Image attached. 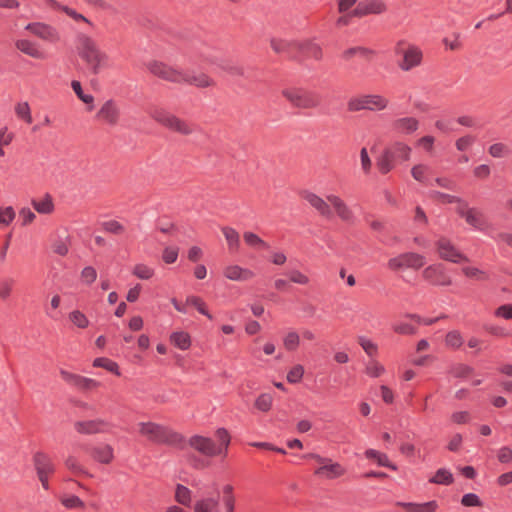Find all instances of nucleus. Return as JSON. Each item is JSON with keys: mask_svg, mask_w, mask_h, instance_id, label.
Segmentation results:
<instances>
[{"mask_svg": "<svg viewBox=\"0 0 512 512\" xmlns=\"http://www.w3.org/2000/svg\"><path fill=\"white\" fill-rule=\"evenodd\" d=\"M76 45L79 57L91 74L97 75L108 68V55L101 50L92 37L85 32H80L76 36Z\"/></svg>", "mask_w": 512, "mask_h": 512, "instance_id": "obj_1", "label": "nucleus"}, {"mask_svg": "<svg viewBox=\"0 0 512 512\" xmlns=\"http://www.w3.org/2000/svg\"><path fill=\"white\" fill-rule=\"evenodd\" d=\"M216 440L203 435L191 436L187 444L194 451L205 457L225 458L231 442V436L225 428H218L215 432Z\"/></svg>", "mask_w": 512, "mask_h": 512, "instance_id": "obj_2", "label": "nucleus"}, {"mask_svg": "<svg viewBox=\"0 0 512 512\" xmlns=\"http://www.w3.org/2000/svg\"><path fill=\"white\" fill-rule=\"evenodd\" d=\"M303 198L323 217L331 218V207H333L336 215L342 221L349 224H352L355 221L354 213L350 207L335 194H330L326 199H324L313 192H305L303 194Z\"/></svg>", "mask_w": 512, "mask_h": 512, "instance_id": "obj_3", "label": "nucleus"}, {"mask_svg": "<svg viewBox=\"0 0 512 512\" xmlns=\"http://www.w3.org/2000/svg\"><path fill=\"white\" fill-rule=\"evenodd\" d=\"M394 53L399 57L398 67L404 72H409L423 62L422 49L406 40H399L394 48Z\"/></svg>", "mask_w": 512, "mask_h": 512, "instance_id": "obj_4", "label": "nucleus"}, {"mask_svg": "<svg viewBox=\"0 0 512 512\" xmlns=\"http://www.w3.org/2000/svg\"><path fill=\"white\" fill-rule=\"evenodd\" d=\"M390 101L380 94H360L351 97L347 102V109L350 112L368 110L379 112L389 107Z\"/></svg>", "mask_w": 512, "mask_h": 512, "instance_id": "obj_5", "label": "nucleus"}, {"mask_svg": "<svg viewBox=\"0 0 512 512\" xmlns=\"http://www.w3.org/2000/svg\"><path fill=\"white\" fill-rule=\"evenodd\" d=\"M149 114L151 118L154 119L157 123L161 124L162 126L166 127L171 131L177 132L185 136L190 135L194 132V128L191 124L180 119L176 115L172 114L171 112L163 108H152Z\"/></svg>", "mask_w": 512, "mask_h": 512, "instance_id": "obj_6", "label": "nucleus"}, {"mask_svg": "<svg viewBox=\"0 0 512 512\" xmlns=\"http://www.w3.org/2000/svg\"><path fill=\"white\" fill-rule=\"evenodd\" d=\"M306 458L314 459L319 466L315 469L314 474L325 479H336L346 473V469L338 462H334L329 458L320 456L319 454L310 453L305 455Z\"/></svg>", "mask_w": 512, "mask_h": 512, "instance_id": "obj_7", "label": "nucleus"}, {"mask_svg": "<svg viewBox=\"0 0 512 512\" xmlns=\"http://www.w3.org/2000/svg\"><path fill=\"white\" fill-rule=\"evenodd\" d=\"M426 259L416 252H405L392 257L387 262V267L395 272L403 269L419 270L424 266Z\"/></svg>", "mask_w": 512, "mask_h": 512, "instance_id": "obj_8", "label": "nucleus"}, {"mask_svg": "<svg viewBox=\"0 0 512 512\" xmlns=\"http://www.w3.org/2000/svg\"><path fill=\"white\" fill-rule=\"evenodd\" d=\"M147 69L151 74L163 80L182 83L185 79V72L169 66L161 61L153 60L147 63Z\"/></svg>", "mask_w": 512, "mask_h": 512, "instance_id": "obj_9", "label": "nucleus"}, {"mask_svg": "<svg viewBox=\"0 0 512 512\" xmlns=\"http://www.w3.org/2000/svg\"><path fill=\"white\" fill-rule=\"evenodd\" d=\"M422 278L432 285L449 286L452 284L451 278L446 274L444 266L440 263L431 264L424 268Z\"/></svg>", "mask_w": 512, "mask_h": 512, "instance_id": "obj_10", "label": "nucleus"}, {"mask_svg": "<svg viewBox=\"0 0 512 512\" xmlns=\"http://www.w3.org/2000/svg\"><path fill=\"white\" fill-rule=\"evenodd\" d=\"M388 6L383 0H364L357 4L352 15L362 18L368 15H381L386 13Z\"/></svg>", "mask_w": 512, "mask_h": 512, "instance_id": "obj_11", "label": "nucleus"}, {"mask_svg": "<svg viewBox=\"0 0 512 512\" xmlns=\"http://www.w3.org/2000/svg\"><path fill=\"white\" fill-rule=\"evenodd\" d=\"M439 256L449 262L462 263L468 262V258L462 254L457 248L446 238H441L436 243Z\"/></svg>", "mask_w": 512, "mask_h": 512, "instance_id": "obj_12", "label": "nucleus"}, {"mask_svg": "<svg viewBox=\"0 0 512 512\" xmlns=\"http://www.w3.org/2000/svg\"><path fill=\"white\" fill-rule=\"evenodd\" d=\"M456 212L465 219L467 224L477 230H484L487 227L483 214L477 209L469 207L465 201L460 204V207H456Z\"/></svg>", "mask_w": 512, "mask_h": 512, "instance_id": "obj_13", "label": "nucleus"}, {"mask_svg": "<svg viewBox=\"0 0 512 512\" xmlns=\"http://www.w3.org/2000/svg\"><path fill=\"white\" fill-rule=\"evenodd\" d=\"M139 433L148 440L164 443L168 440V433L165 427L154 422H140L138 424Z\"/></svg>", "mask_w": 512, "mask_h": 512, "instance_id": "obj_14", "label": "nucleus"}, {"mask_svg": "<svg viewBox=\"0 0 512 512\" xmlns=\"http://www.w3.org/2000/svg\"><path fill=\"white\" fill-rule=\"evenodd\" d=\"M282 94L295 107L312 108L316 106V102L312 96L305 91L299 89H285Z\"/></svg>", "mask_w": 512, "mask_h": 512, "instance_id": "obj_15", "label": "nucleus"}, {"mask_svg": "<svg viewBox=\"0 0 512 512\" xmlns=\"http://www.w3.org/2000/svg\"><path fill=\"white\" fill-rule=\"evenodd\" d=\"M25 29L44 41L53 43L59 41L60 39L58 31L54 27L45 23H29Z\"/></svg>", "mask_w": 512, "mask_h": 512, "instance_id": "obj_16", "label": "nucleus"}, {"mask_svg": "<svg viewBox=\"0 0 512 512\" xmlns=\"http://www.w3.org/2000/svg\"><path fill=\"white\" fill-rule=\"evenodd\" d=\"M270 47L277 54H284L290 57H295L298 54V48H300V41L283 38H271Z\"/></svg>", "mask_w": 512, "mask_h": 512, "instance_id": "obj_17", "label": "nucleus"}, {"mask_svg": "<svg viewBox=\"0 0 512 512\" xmlns=\"http://www.w3.org/2000/svg\"><path fill=\"white\" fill-rule=\"evenodd\" d=\"M97 118L106 124L116 125L120 118V108L114 100L105 101L99 111Z\"/></svg>", "mask_w": 512, "mask_h": 512, "instance_id": "obj_18", "label": "nucleus"}, {"mask_svg": "<svg viewBox=\"0 0 512 512\" xmlns=\"http://www.w3.org/2000/svg\"><path fill=\"white\" fill-rule=\"evenodd\" d=\"M108 427V422L102 419L78 421L74 424V428L78 433L87 435L103 433Z\"/></svg>", "mask_w": 512, "mask_h": 512, "instance_id": "obj_19", "label": "nucleus"}, {"mask_svg": "<svg viewBox=\"0 0 512 512\" xmlns=\"http://www.w3.org/2000/svg\"><path fill=\"white\" fill-rule=\"evenodd\" d=\"M419 120L413 116L399 117L393 121V129L404 135L415 133L419 129Z\"/></svg>", "mask_w": 512, "mask_h": 512, "instance_id": "obj_20", "label": "nucleus"}, {"mask_svg": "<svg viewBox=\"0 0 512 512\" xmlns=\"http://www.w3.org/2000/svg\"><path fill=\"white\" fill-rule=\"evenodd\" d=\"M223 274L231 281L240 282L249 281L255 276L253 271L235 264L226 266L223 270Z\"/></svg>", "mask_w": 512, "mask_h": 512, "instance_id": "obj_21", "label": "nucleus"}, {"mask_svg": "<svg viewBox=\"0 0 512 512\" xmlns=\"http://www.w3.org/2000/svg\"><path fill=\"white\" fill-rule=\"evenodd\" d=\"M34 467L36 469L37 474H53L55 471V466L51 461L50 457L42 452L35 453L33 457Z\"/></svg>", "mask_w": 512, "mask_h": 512, "instance_id": "obj_22", "label": "nucleus"}, {"mask_svg": "<svg viewBox=\"0 0 512 512\" xmlns=\"http://www.w3.org/2000/svg\"><path fill=\"white\" fill-rule=\"evenodd\" d=\"M182 83L194 85L199 88L213 87L215 85V81L203 72L194 73L193 75L185 72V79H183Z\"/></svg>", "mask_w": 512, "mask_h": 512, "instance_id": "obj_23", "label": "nucleus"}, {"mask_svg": "<svg viewBox=\"0 0 512 512\" xmlns=\"http://www.w3.org/2000/svg\"><path fill=\"white\" fill-rule=\"evenodd\" d=\"M298 53L304 54L316 60H320L323 55L321 46L313 40L300 41V48H298Z\"/></svg>", "mask_w": 512, "mask_h": 512, "instance_id": "obj_24", "label": "nucleus"}, {"mask_svg": "<svg viewBox=\"0 0 512 512\" xmlns=\"http://www.w3.org/2000/svg\"><path fill=\"white\" fill-rule=\"evenodd\" d=\"M193 512H220L218 498L205 497L197 500L194 503Z\"/></svg>", "mask_w": 512, "mask_h": 512, "instance_id": "obj_25", "label": "nucleus"}, {"mask_svg": "<svg viewBox=\"0 0 512 512\" xmlns=\"http://www.w3.org/2000/svg\"><path fill=\"white\" fill-rule=\"evenodd\" d=\"M16 48L21 51L22 53L36 58L41 59L43 58V53L38 49L35 43H33L30 40L27 39H19L15 42Z\"/></svg>", "mask_w": 512, "mask_h": 512, "instance_id": "obj_26", "label": "nucleus"}, {"mask_svg": "<svg viewBox=\"0 0 512 512\" xmlns=\"http://www.w3.org/2000/svg\"><path fill=\"white\" fill-rule=\"evenodd\" d=\"M50 3L54 8H57V9L63 11L65 14H67L70 18H72L79 25H87V26L93 27L92 22L89 19H87L84 15L77 12L76 10H74L68 6L60 5L59 3L52 1V0H50Z\"/></svg>", "mask_w": 512, "mask_h": 512, "instance_id": "obj_27", "label": "nucleus"}, {"mask_svg": "<svg viewBox=\"0 0 512 512\" xmlns=\"http://www.w3.org/2000/svg\"><path fill=\"white\" fill-rule=\"evenodd\" d=\"M170 342L180 350H188L192 344L190 334L182 330L171 333Z\"/></svg>", "mask_w": 512, "mask_h": 512, "instance_id": "obj_28", "label": "nucleus"}, {"mask_svg": "<svg viewBox=\"0 0 512 512\" xmlns=\"http://www.w3.org/2000/svg\"><path fill=\"white\" fill-rule=\"evenodd\" d=\"M185 305L195 308L200 314L213 320V315L209 312L207 303L199 296L189 295L186 297Z\"/></svg>", "mask_w": 512, "mask_h": 512, "instance_id": "obj_29", "label": "nucleus"}, {"mask_svg": "<svg viewBox=\"0 0 512 512\" xmlns=\"http://www.w3.org/2000/svg\"><path fill=\"white\" fill-rule=\"evenodd\" d=\"M221 231L225 237L229 251L230 252L238 251V249L240 247L239 233L234 228L229 227V226L222 227Z\"/></svg>", "mask_w": 512, "mask_h": 512, "instance_id": "obj_30", "label": "nucleus"}, {"mask_svg": "<svg viewBox=\"0 0 512 512\" xmlns=\"http://www.w3.org/2000/svg\"><path fill=\"white\" fill-rule=\"evenodd\" d=\"M92 456L100 463L109 464L114 457L113 448L107 444L99 445L93 449Z\"/></svg>", "mask_w": 512, "mask_h": 512, "instance_id": "obj_31", "label": "nucleus"}, {"mask_svg": "<svg viewBox=\"0 0 512 512\" xmlns=\"http://www.w3.org/2000/svg\"><path fill=\"white\" fill-rule=\"evenodd\" d=\"M391 153L394 160L407 161L410 159L411 147L403 142H396L387 149Z\"/></svg>", "mask_w": 512, "mask_h": 512, "instance_id": "obj_32", "label": "nucleus"}, {"mask_svg": "<svg viewBox=\"0 0 512 512\" xmlns=\"http://www.w3.org/2000/svg\"><path fill=\"white\" fill-rule=\"evenodd\" d=\"M222 493L225 512H235L236 496L234 493V487L231 484H226L222 487Z\"/></svg>", "mask_w": 512, "mask_h": 512, "instance_id": "obj_33", "label": "nucleus"}, {"mask_svg": "<svg viewBox=\"0 0 512 512\" xmlns=\"http://www.w3.org/2000/svg\"><path fill=\"white\" fill-rule=\"evenodd\" d=\"M32 206L40 214H51L54 211L53 199L49 194L32 200Z\"/></svg>", "mask_w": 512, "mask_h": 512, "instance_id": "obj_34", "label": "nucleus"}, {"mask_svg": "<svg viewBox=\"0 0 512 512\" xmlns=\"http://www.w3.org/2000/svg\"><path fill=\"white\" fill-rule=\"evenodd\" d=\"M365 457L367 459L375 460L379 466L387 467L392 470H397V466L389 461L388 456L386 454L381 453L375 449L366 450Z\"/></svg>", "mask_w": 512, "mask_h": 512, "instance_id": "obj_35", "label": "nucleus"}, {"mask_svg": "<svg viewBox=\"0 0 512 512\" xmlns=\"http://www.w3.org/2000/svg\"><path fill=\"white\" fill-rule=\"evenodd\" d=\"M429 197L437 202V203H441V204H456V207H460V204L461 203H464V200L457 197V196H453V195H450V194H446V193H442V192H439V191H431L429 193Z\"/></svg>", "mask_w": 512, "mask_h": 512, "instance_id": "obj_36", "label": "nucleus"}, {"mask_svg": "<svg viewBox=\"0 0 512 512\" xmlns=\"http://www.w3.org/2000/svg\"><path fill=\"white\" fill-rule=\"evenodd\" d=\"M14 112L18 119L27 124L33 121L30 105L27 101H19L14 105Z\"/></svg>", "mask_w": 512, "mask_h": 512, "instance_id": "obj_37", "label": "nucleus"}, {"mask_svg": "<svg viewBox=\"0 0 512 512\" xmlns=\"http://www.w3.org/2000/svg\"><path fill=\"white\" fill-rule=\"evenodd\" d=\"M174 498L177 503L183 506H190L192 502V491L182 484H177Z\"/></svg>", "mask_w": 512, "mask_h": 512, "instance_id": "obj_38", "label": "nucleus"}, {"mask_svg": "<svg viewBox=\"0 0 512 512\" xmlns=\"http://www.w3.org/2000/svg\"><path fill=\"white\" fill-rule=\"evenodd\" d=\"M300 335L297 331L295 330H289L285 333V335L283 336V339H282V342H283V347L287 350V351H295L298 349L299 345H300Z\"/></svg>", "mask_w": 512, "mask_h": 512, "instance_id": "obj_39", "label": "nucleus"}, {"mask_svg": "<svg viewBox=\"0 0 512 512\" xmlns=\"http://www.w3.org/2000/svg\"><path fill=\"white\" fill-rule=\"evenodd\" d=\"M461 270H462V273L469 279H473V280H477V281L489 280V274L478 267L466 265V266H463Z\"/></svg>", "mask_w": 512, "mask_h": 512, "instance_id": "obj_40", "label": "nucleus"}, {"mask_svg": "<svg viewBox=\"0 0 512 512\" xmlns=\"http://www.w3.org/2000/svg\"><path fill=\"white\" fill-rule=\"evenodd\" d=\"M68 319L73 326L79 329H86L90 324V321L87 318V316L82 311L77 309L72 310L68 314Z\"/></svg>", "mask_w": 512, "mask_h": 512, "instance_id": "obj_41", "label": "nucleus"}, {"mask_svg": "<svg viewBox=\"0 0 512 512\" xmlns=\"http://www.w3.org/2000/svg\"><path fill=\"white\" fill-rule=\"evenodd\" d=\"M132 274L138 279L149 280L155 275V270L145 263H137L132 268Z\"/></svg>", "mask_w": 512, "mask_h": 512, "instance_id": "obj_42", "label": "nucleus"}, {"mask_svg": "<svg viewBox=\"0 0 512 512\" xmlns=\"http://www.w3.org/2000/svg\"><path fill=\"white\" fill-rule=\"evenodd\" d=\"M372 55H373L372 50L365 48V47L358 46V47H352V48L346 49L343 52L342 56L345 60H350L353 57H360V58L368 59Z\"/></svg>", "mask_w": 512, "mask_h": 512, "instance_id": "obj_43", "label": "nucleus"}, {"mask_svg": "<svg viewBox=\"0 0 512 512\" xmlns=\"http://www.w3.org/2000/svg\"><path fill=\"white\" fill-rule=\"evenodd\" d=\"M399 505L407 508L410 512H435L438 507L436 501H430L423 504L399 503Z\"/></svg>", "mask_w": 512, "mask_h": 512, "instance_id": "obj_44", "label": "nucleus"}, {"mask_svg": "<svg viewBox=\"0 0 512 512\" xmlns=\"http://www.w3.org/2000/svg\"><path fill=\"white\" fill-rule=\"evenodd\" d=\"M59 500L61 504L66 507L67 509H84L85 504L84 502L75 495L71 494H62L59 496Z\"/></svg>", "mask_w": 512, "mask_h": 512, "instance_id": "obj_45", "label": "nucleus"}, {"mask_svg": "<svg viewBox=\"0 0 512 512\" xmlns=\"http://www.w3.org/2000/svg\"><path fill=\"white\" fill-rule=\"evenodd\" d=\"M97 270L91 265L84 266L80 271V281L85 286L92 285L97 280Z\"/></svg>", "mask_w": 512, "mask_h": 512, "instance_id": "obj_46", "label": "nucleus"}, {"mask_svg": "<svg viewBox=\"0 0 512 512\" xmlns=\"http://www.w3.org/2000/svg\"><path fill=\"white\" fill-rule=\"evenodd\" d=\"M243 239H244L245 243L252 248H257V249H267L268 248L267 242H265L263 239H261L257 234H255L253 232H250V231L244 232Z\"/></svg>", "mask_w": 512, "mask_h": 512, "instance_id": "obj_47", "label": "nucleus"}, {"mask_svg": "<svg viewBox=\"0 0 512 512\" xmlns=\"http://www.w3.org/2000/svg\"><path fill=\"white\" fill-rule=\"evenodd\" d=\"M431 172V169L428 165L425 164H417L412 167L411 175L412 177L421 183H426L428 180V176Z\"/></svg>", "mask_w": 512, "mask_h": 512, "instance_id": "obj_48", "label": "nucleus"}, {"mask_svg": "<svg viewBox=\"0 0 512 512\" xmlns=\"http://www.w3.org/2000/svg\"><path fill=\"white\" fill-rule=\"evenodd\" d=\"M464 343V339L458 330L449 331L445 336V345L452 349L460 348Z\"/></svg>", "mask_w": 512, "mask_h": 512, "instance_id": "obj_49", "label": "nucleus"}, {"mask_svg": "<svg viewBox=\"0 0 512 512\" xmlns=\"http://www.w3.org/2000/svg\"><path fill=\"white\" fill-rule=\"evenodd\" d=\"M287 276L293 284L308 286L311 282L310 277L298 269L288 271Z\"/></svg>", "mask_w": 512, "mask_h": 512, "instance_id": "obj_50", "label": "nucleus"}, {"mask_svg": "<svg viewBox=\"0 0 512 512\" xmlns=\"http://www.w3.org/2000/svg\"><path fill=\"white\" fill-rule=\"evenodd\" d=\"M393 157L391 153L386 149L377 162V166L381 173L386 174L393 168Z\"/></svg>", "mask_w": 512, "mask_h": 512, "instance_id": "obj_51", "label": "nucleus"}, {"mask_svg": "<svg viewBox=\"0 0 512 512\" xmlns=\"http://www.w3.org/2000/svg\"><path fill=\"white\" fill-rule=\"evenodd\" d=\"M93 366L101 367V368H104L116 375H120L119 367H118L117 363L108 358H104V357L96 358L93 361Z\"/></svg>", "mask_w": 512, "mask_h": 512, "instance_id": "obj_52", "label": "nucleus"}, {"mask_svg": "<svg viewBox=\"0 0 512 512\" xmlns=\"http://www.w3.org/2000/svg\"><path fill=\"white\" fill-rule=\"evenodd\" d=\"M430 482L436 484L449 485L453 482V475L447 469H439L433 478L430 479Z\"/></svg>", "mask_w": 512, "mask_h": 512, "instance_id": "obj_53", "label": "nucleus"}, {"mask_svg": "<svg viewBox=\"0 0 512 512\" xmlns=\"http://www.w3.org/2000/svg\"><path fill=\"white\" fill-rule=\"evenodd\" d=\"M71 87H72L73 91L75 92V94L77 95V97L82 102H84L85 104L91 105V107L93 106L94 97L91 94L84 93L81 83L79 81H76V80L72 81Z\"/></svg>", "mask_w": 512, "mask_h": 512, "instance_id": "obj_54", "label": "nucleus"}, {"mask_svg": "<svg viewBox=\"0 0 512 512\" xmlns=\"http://www.w3.org/2000/svg\"><path fill=\"white\" fill-rule=\"evenodd\" d=\"M357 342L368 356H374L377 354L378 346L372 340L365 336H359L357 338Z\"/></svg>", "mask_w": 512, "mask_h": 512, "instance_id": "obj_55", "label": "nucleus"}, {"mask_svg": "<svg viewBox=\"0 0 512 512\" xmlns=\"http://www.w3.org/2000/svg\"><path fill=\"white\" fill-rule=\"evenodd\" d=\"M304 375V367L301 364L294 365L287 373L286 379L291 384L299 383Z\"/></svg>", "mask_w": 512, "mask_h": 512, "instance_id": "obj_56", "label": "nucleus"}, {"mask_svg": "<svg viewBox=\"0 0 512 512\" xmlns=\"http://www.w3.org/2000/svg\"><path fill=\"white\" fill-rule=\"evenodd\" d=\"M272 403L273 397L268 393H263L256 399L255 407L262 412H267L271 409Z\"/></svg>", "mask_w": 512, "mask_h": 512, "instance_id": "obj_57", "label": "nucleus"}, {"mask_svg": "<svg viewBox=\"0 0 512 512\" xmlns=\"http://www.w3.org/2000/svg\"><path fill=\"white\" fill-rule=\"evenodd\" d=\"M488 153L494 158H503L509 155L510 150L503 143H494L489 147Z\"/></svg>", "mask_w": 512, "mask_h": 512, "instance_id": "obj_58", "label": "nucleus"}, {"mask_svg": "<svg viewBox=\"0 0 512 512\" xmlns=\"http://www.w3.org/2000/svg\"><path fill=\"white\" fill-rule=\"evenodd\" d=\"M365 372L371 377H380L384 374V366L376 360H371L367 363Z\"/></svg>", "mask_w": 512, "mask_h": 512, "instance_id": "obj_59", "label": "nucleus"}, {"mask_svg": "<svg viewBox=\"0 0 512 512\" xmlns=\"http://www.w3.org/2000/svg\"><path fill=\"white\" fill-rule=\"evenodd\" d=\"M99 386L100 383L98 381L80 375L75 387L83 391H90L98 388Z\"/></svg>", "mask_w": 512, "mask_h": 512, "instance_id": "obj_60", "label": "nucleus"}, {"mask_svg": "<svg viewBox=\"0 0 512 512\" xmlns=\"http://www.w3.org/2000/svg\"><path fill=\"white\" fill-rule=\"evenodd\" d=\"M178 254H179V248L178 247H176V246H167L163 250L162 259H163V261L165 263L172 264V263H174L177 260Z\"/></svg>", "mask_w": 512, "mask_h": 512, "instance_id": "obj_61", "label": "nucleus"}, {"mask_svg": "<svg viewBox=\"0 0 512 512\" xmlns=\"http://www.w3.org/2000/svg\"><path fill=\"white\" fill-rule=\"evenodd\" d=\"M15 211L12 207H4L0 209V225L8 226L15 218Z\"/></svg>", "mask_w": 512, "mask_h": 512, "instance_id": "obj_62", "label": "nucleus"}, {"mask_svg": "<svg viewBox=\"0 0 512 512\" xmlns=\"http://www.w3.org/2000/svg\"><path fill=\"white\" fill-rule=\"evenodd\" d=\"M475 142V137L472 135H465L458 138L455 142V146L458 151H466L468 150Z\"/></svg>", "mask_w": 512, "mask_h": 512, "instance_id": "obj_63", "label": "nucleus"}, {"mask_svg": "<svg viewBox=\"0 0 512 512\" xmlns=\"http://www.w3.org/2000/svg\"><path fill=\"white\" fill-rule=\"evenodd\" d=\"M494 315L505 320L512 319V304H503L495 309Z\"/></svg>", "mask_w": 512, "mask_h": 512, "instance_id": "obj_64", "label": "nucleus"}]
</instances>
